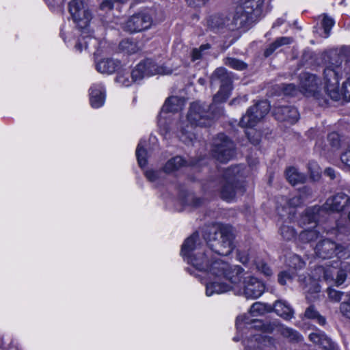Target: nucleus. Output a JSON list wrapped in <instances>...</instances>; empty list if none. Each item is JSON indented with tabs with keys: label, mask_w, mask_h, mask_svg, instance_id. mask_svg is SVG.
<instances>
[{
	"label": "nucleus",
	"mask_w": 350,
	"mask_h": 350,
	"mask_svg": "<svg viewBox=\"0 0 350 350\" xmlns=\"http://www.w3.org/2000/svg\"><path fill=\"white\" fill-rule=\"evenodd\" d=\"M206 245L202 246L198 233L185 239L181 247V255L188 264L196 270L204 272L208 281L216 277L226 275L232 281L237 280L241 271L238 267L221 260L217 255L227 256L234 248V234L232 227L222 224H215L207 228L204 234Z\"/></svg>",
	"instance_id": "f257e3e1"
},
{
	"label": "nucleus",
	"mask_w": 350,
	"mask_h": 350,
	"mask_svg": "<svg viewBox=\"0 0 350 350\" xmlns=\"http://www.w3.org/2000/svg\"><path fill=\"white\" fill-rule=\"evenodd\" d=\"M219 80L221 83L219 92L213 96V103L206 110L207 107L198 102L193 103L187 115L186 122L180 123L179 137L185 144L192 143L196 139L193 132L196 126H208L212 119L220 113V109L216 111V105L226 101L229 97L232 90V80L224 68H218L212 76V81Z\"/></svg>",
	"instance_id": "f03ea898"
},
{
	"label": "nucleus",
	"mask_w": 350,
	"mask_h": 350,
	"mask_svg": "<svg viewBox=\"0 0 350 350\" xmlns=\"http://www.w3.org/2000/svg\"><path fill=\"white\" fill-rule=\"evenodd\" d=\"M230 267L240 269L237 280L234 282L228 276L216 277L214 280L206 283V296L223 294L230 291H237L238 295H242L251 299H257L262 295L265 291V285L262 282L248 275L239 265H230Z\"/></svg>",
	"instance_id": "7ed1b4c3"
},
{
	"label": "nucleus",
	"mask_w": 350,
	"mask_h": 350,
	"mask_svg": "<svg viewBox=\"0 0 350 350\" xmlns=\"http://www.w3.org/2000/svg\"><path fill=\"white\" fill-rule=\"evenodd\" d=\"M342 70L341 61L330 62L323 70L325 90L326 94L333 100L345 99L350 101V77H349L339 88V80L342 77Z\"/></svg>",
	"instance_id": "20e7f679"
},
{
	"label": "nucleus",
	"mask_w": 350,
	"mask_h": 350,
	"mask_svg": "<svg viewBox=\"0 0 350 350\" xmlns=\"http://www.w3.org/2000/svg\"><path fill=\"white\" fill-rule=\"evenodd\" d=\"M69 12L74 22L81 29V36L75 46V50L81 53L83 49H88L90 42L96 43V40L89 35L88 27L92 19V14L86 8L83 0H72L70 1Z\"/></svg>",
	"instance_id": "39448f33"
},
{
	"label": "nucleus",
	"mask_w": 350,
	"mask_h": 350,
	"mask_svg": "<svg viewBox=\"0 0 350 350\" xmlns=\"http://www.w3.org/2000/svg\"><path fill=\"white\" fill-rule=\"evenodd\" d=\"M273 310V307L267 304L255 302L250 308L248 314L239 316L236 320V327L238 334L234 338V341H239L243 337L245 329L250 330L252 328H260L263 333V326L267 323H263L255 317L264 315Z\"/></svg>",
	"instance_id": "423d86ee"
},
{
	"label": "nucleus",
	"mask_w": 350,
	"mask_h": 350,
	"mask_svg": "<svg viewBox=\"0 0 350 350\" xmlns=\"http://www.w3.org/2000/svg\"><path fill=\"white\" fill-rule=\"evenodd\" d=\"M264 0H239L234 15L235 26L256 21L262 14Z\"/></svg>",
	"instance_id": "0eeeda50"
},
{
	"label": "nucleus",
	"mask_w": 350,
	"mask_h": 350,
	"mask_svg": "<svg viewBox=\"0 0 350 350\" xmlns=\"http://www.w3.org/2000/svg\"><path fill=\"white\" fill-rule=\"evenodd\" d=\"M323 80V88L321 81L313 74L303 73L300 77V91L301 94L308 97L315 98L320 105L327 103L329 96L325 90V81Z\"/></svg>",
	"instance_id": "6e6552de"
},
{
	"label": "nucleus",
	"mask_w": 350,
	"mask_h": 350,
	"mask_svg": "<svg viewBox=\"0 0 350 350\" xmlns=\"http://www.w3.org/2000/svg\"><path fill=\"white\" fill-rule=\"evenodd\" d=\"M320 208L314 206L308 208L298 221L304 228L299 233V240L302 243H309L316 240L319 236V226L317 224Z\"/></svg>",
	"instance_id": "1a4fd4ad"
},
{
	"label": "nucleus",
	"mask_w": 350,
	"mask_h": 350,
	"mask_svg": "<svg viewBox=\"0 0 350 350\" xmlns=\"http://www.w3.org/2000/svg\"><path fill=\"white\" fill-rule=\"evenodd\" d=\"M239 172V167L235 166L228 168L224 173L221 180L220 196L225 201L232 202L238 193L243 192V187L237 181Z\"/></svg>",
	"instance_id": "9d476101"
},
{
	"label": "nucleus",
	"mask_w": 350,
	"mask_h": 350,
	"mask_svg": "<svg viewBox=\"0 0 350 350\" xmlns=\"http://www.w3.org/2000/svg\"><path fill=\"white\" fill-rule=\"evenodd\" d=\"M156 10H144L133 15L124 23L123 29L131 33L149 29L154 23L161 20Z\"/></svg>",
	"instance_id": "9b49d317"
},
{
	"label": "nucleus",
	"mask_w": 350,
	"mask_h": 350,
	"mask_svg": "<svg viewBox=\"0 0 350 350\" xmlns=\"http://www.w3.org/2000/svg\"><path fill=\"white\" fill-rule=\"evenodd\" d=\"M172 70L163 66H158L154 61L147 59L140 62L132 70L131 75L135 83L138 82L145 77L157 74L168 75Z\"/></svg>",
	"instance_id": "f8f14e48"
},
{
	"label": "nucleus",
	"mask_w": 350,
	"mask_h": 350,
	"mask_svg": "<svg viewBox=\"0 0 350 350\" xmlns=\"http://www.w3.org/2000/svg\"><path fill=\"white\" fill-rule=\"evenodd\" d=\"M213 155L220 162H227L234 155V143L224 134H219L213 143Z\"/></svg>",
	"instance_id": "ddd939ff"
},
{
	"label": "nucleus",
	"mask_w": 350,
	"mask_h": 350,
	"mask_svg": "<svg viewBox=\"0 0 350 350\" xmlns=\"http://www.w3.org/2000/svg\"><path fill=\"white\" fill-rule=\"evenodd\" d=\"M270 105L267 101H260L247 109L241 121L242 127L252 128L260 122L269 112Z\"/></svg>",
	"instance_id": "4468645a"
},
{
	"label": "nucleus",
	"mask_w": 350,
	"mask_h": 350,
	"mask_svg": "<svg viewBox=\"0 0 350 350\" xmlns=\"http://www.w3.org/2000/svg\"><path fill=\"white\" fill-rule=\"evenodd\" d=\"M185 105V100L177 96H171L168 98L159 116L158 124L161 131L167 133V129L165 128V120L167 118V113L178 112L181 110Z\"/></svg>",
	"instance_id": "2eb2a0df"
},
{
	"label": "nucleus",
	"mask_w": 350,
	"mask_h": 350,
	"mask_svg": "<svg viewBox=\"0 0 350 350\" xmlns=\"http://www.w3.org/2000/svg\"><path fill=\"white\" fill-rule=\"evenodd\" d=\"M350 204V197L340 192L329 198L323 205L325 210L340 212L348 207Z\"/></svg>",
	"instance_id": "dca6fc26"
},
{
	"label": "nucleus",
	"mask_w": 350,
	"mask_h": 350,
	"mask_svg": "<svg viewBox=\"0 0 350 350\" xmlns=\"http://www.w3.org/2000/svg\"><path fill=\"white\" fill-rule=\"evenodd\" d=\"M245 350H261L263 346L272 345L273 339L271 337L262 336L260 333L253 334L251 332L250 337L243 341Z\"/></svg>",
	"instance_id": "f3484780"
},
{
	"label": "nucleus",
	"mask_w": 350,
	"mask_h": 350,
	"mask_svg": "<svg viewBox=\"0 0 350 350\" xmlns=\"http://www.w3.org/2000/svg\"><path fill=\"white\" fill-rule=\"evenodd\" d=\"M278 332L284 337L291 341H298L301 339L299 333L288 327L278 323L277 322L267 323L263 326V333H272Z\"/></svg>",
	"instance_id": "a211bd4d"
},
{
	"label": "nucleus",
	"mask_w": 350,
	"mask_h": 350,
	"mask_svg": "<svg viewBox=\"0 0 350 350\" xmlns=\"http://www.w3.org/2000/svg\"><path fill=\"white\" fill-rule=\"evenodd\" d=\"M90 103L92 107L98 109L104 105L106 98L105 86L100 83H93L89 89Z\"/></svg>",
	"instance_id": "6ab92c4d"
},
{
	"label": "nucleus",
	"mask_w": 350,
	"mask_h": 350,
	"mask_svg": "<svg viewBox=\"0 0 350 350\" xmlns=\"http://www.w3.org/2000/svg\"><path fill=\"white\" fill-rule=\"evenodd\" d=\"M314 252L319 258H329L335 253L339 254L341 252V247L336 245L334 242L329 239H324L317 245Z\"/></svg>",
	"instance_id": "aec40b11"
},
{
	"label": "nucleus",
	"mask_w": 350,
	"mask_h": 350,
	"mask_svg": "<svg viewBox=\"0 0 350 350\" xmlns=\"http://www.w3.org/2000/svg\"><path fill=\"white\" fill-rule=\"evenodd\" d=\"M317 273H323V279L325 281L330 282L335 280V284L337 286H340L346 280L347 273L346 271L343 269H336L334 267H329L327 269H324L322 267H319L316 269Z\"/></svg>",
	"instance_id": "412c9836"
},
{
	"label": "nucleus",
	"mask_w": 350,
	"mask_h": 350,
	"mask_svg": "<svg viewBox=\"0 0 350 350\" xmlns=\"http://www.w3.org/2000/svg\"><path fill=\"white\" fill-rule=\"evenodd\" d=\"M273 115L278 120L288 122L290 124H295L299 119L297 109L289 106L276 107L273 111Z\"/></svg>",
	"instance_id": "4be33fe9"
},
{
	"label": "nucleus",
	"mask_w": 350,
	"mask_h": 350,
	"mask_svg": "<svg viewBox=\"0 0 350 350\" xmlns=\"http://www.w3.org/2000/svg\"><path fill=\"white\" fill-rule=\"evenodd\" d=\"M303 197L295 196L289 200L281 197L278 200L277 210L281 216H285L286 214H294L293 208L298 206L302 203Z\"/></svg>",
	"instance_id": "5701e85b"
},
{
	"label": "nucleus",
	"mask_w": 350,
	"mask_h": 350,
	"mask_svg": "<svg viewBox=\"0 0 350 350\" xmlns=\"http://www.w3.org/2000/svg\"><path fill=\"white\" fill-rule=\"evenodd\" d=\"M309 338L320 345L323 350H338L337 345L321 331L310 334Z\"/></svg>",
	"instance_id": "b1692460"
},
{
	"label": "nucleus",
	"mask_w": 350,
	"mask_h": 350,
	"mask_svg": "<svg viewBox=\"0 0 350 350\" xmlns=\"http://www.w3.org/2000/svg\"><path fill=\"white\" fill-rule=\"evenodd\" d=\"M98 72L102 74L111 75L122 68L121 63L113 58L103 59L96 66Z\"/></svg>",
	"instance_id": "393cba45"
},
{
	"label": "nucleus",
	"mask_w": 350,
	"mask_h": 350,
	"mask_svg": "<svg viewBox=\"0 0 350 350\" xmlns=\"http://www.w3.org/2000/svg\"><path fill=\"white\" fill-rule=\"evenodd\" d=\"M229 18H224L221 16H213L208 20V26L213 29H220L223 27H227L230 29L241 27L242 26H235L234 18L232 22L229 23Z\"/></svg>",
	"instance_id": "a878e982"
},
{
	"label": "nucleus",
	"mask_w": 350,
	"mask_h": 350,
	"mask_svg": "<svg viewBox=\"0 0 350 350\" xmlns=\"http://www.w3.org/2000/svg\"><path fill=\"white\" fill-rule=\"evenodd\" d=\"M299 280L303 282L304 284V289L305 293H306V298L309 300H312V299L316 298V295L313 297H310V295L311 294H317L320 291V286L318 283L317 279L314 278L309 277L308 278L302 279L300 276Z\"/></svg>",
	"instance_id": "bb28decb"
},
{
	"label": "nucleus",
	"mask_w": 350,
	"mask_h": 350,
	"mask_svg": "<svg viewBox=\"0 0 350 350\" xmlns=\"http://www.w3.org/2000/svg\"><path fill=\"white\" fill-rule=\"evenodd\" d=\"M273 310L278 316L284 319L289 320L293 317V310L285 301H276L273 305Z\"/></svg>",
	"instance_id": "cd10ccee"
},
{
	"label": "nucleus",
	"mask_w": 350,
	"mask_h": 350,
	"mask_svg": "<svg viewBox=\"0 0 350 350\" xmlns=\"http://www.w3.org/2000/svg\"><path fill=\"white\" fill-rule=\"evenodd\" d=\"M288 181L293 185L303 183L306 180V176L300 173L295 167H290L286 171Z\"/></svg>",
	"instance_id": "c85d7f7f"
},
{
	"label": "nucleus",
	"mask_w": 350,
	"mask_h": 350,
	"mask_svg": "<svg viewBox=\"0 0 350 350\" xmlns=\"http://www.w3.org/2000/svg\"><path fill=\"white\" fill-rule=\"evenodd\" d=\"M185 161L179 156L174 157L170 159L164 166V171L170 173L179 170L185 164Z\"/></svg>",
	"instance_id": "c756f323"
},
{
	"label": "nucleus",
	"mask_w": 350,
	"mask_h": 350,
	"mask_svg": "<svg viewBox=\"0 0 350 350\" xmlns=\"http://www.w3.org/2000/svg\"><path fill=\"white\" fill-rule=\"evenodd\" d=\"M120 51L127 54H133L140 50L138 44L130 39L123 40L119 44Z\"/></svg>",
	"instance_id": "7c9ffc66"
},
{
	"label": "nucleus",
	"mask_w": 350,
	"mask_h": 350,
	"mask_svg": "<svg viewBox=\"0 0 350 350\" xmlns=\"http://www.w3.org/2000/svg\"><path fill=\"white\" fill-rule=\"evenodd\" d=\"M146 146V141L141 140L136 149V157L139 165L141 167H144L147 164V152L144 147Z\"/></svg>",
	"instance_id": "2f4dec72"
},
{
	"label": "nucleus",
	"mask_w": 350,
	"mask_h": 350,
	"mask_svg": "<svg viewBox=\"0 0 350 350\" xmlns=\"http://www.w3.org/2000/svg\"><path fill=\"white\" fill-rule=\"evenodd\" d=\"M293 42V38L291 37H280L273 42L269 48L265 51V56L270 55L276 49L282 46L289 44Z\"/></svg>",
	"instance_id": "473e14b6"
},
{
	"label": "nucleus",
	"mask_w": 350,
	"mask_h": 350,
	"mask_svg": "<svg viewBox=\"0 0 350 350\" xmlns=\"http://www.w3.org/2000/svg\"><path fill=\"white\" fill-rule=\"evenodd\" d=\"M116 81L124 87H129L135 83L131 75L129 72H124L123 70L118 72Z\"/></svg>",
	"instance_id": "72a5a7b5"
},
{
	"label": "nucleus",
	"mask_w": 350,
	"mask_h": 350,
	"mask_svg": "<svg viewBox=\"0 0 350 350\" xmlns=\"http://www.w3.org/2000/svg\"><path fill=\"white\" fill-rule=\"evenodd\" d=\"M305 317L308 319L315 320L321 325H323L325 323V319L320 315L312 306H310L306 310Z\"/></svg>",
	"instance_id": "f704fd0d"
},
{
	"label": "nucleus",
	"mask_w": 350,
	"mask_h": 350,
	"mask_svg": "<svg viewBox=\"0 0 350 350\" xmlns=\"http://www.w3.org/2000/svg\"><path fill=\"white\" fill-rule=\"evenodd\" d=\"M280 233L283 239L291 241L296 237V232L293 226L288 224H283L280 228Z\"/></svg>",
	"instance_id": "c9c22d12"
},
{
	"label": "nucleus",
	"mask_w": 350,
	"mask_h": 350,
	"mask_svg": "<svg viewBox=\"0 0 350 350\" xmlns=\"http://www.w3.org/2000/svg\"><path fill=\"white\" fill-rule=\"evenodd\" d=\"M225 64L237 70H243L247 68V64L244 62L233 57L226 58Z\"/></svg>",
	"instance_id": "e433bc0d"
},
{
	"label": "nucleus",
	"mask_w": 350,
	"mask_h": 350,
	"mask_svg": "<svg viewBox=\"0 0 350 350\" xmlns=\"http://www.w3.org/2000/svg\"><path fill=\"white\" fill-rule=\"evenodd\" d=\"M334 21L332 18L329 17L327 15H324L322 19V27L323 28V36L324 38H327L329 36L330 31L332 27L334 25Z\"/></svg>",
	"instance_id": "4c0bfd02"
},
{
	"label": "nucleus",
	"mask_w": 350,
	"mask_h": 350,
	"mask_svg": "<svg viewBox=\"0 0 350 350\" xmlns=\"http://www.w3.org/2000/svg\"><path fill=\"white\" fill-rule=\"evenodd\" d=\"M308 170L310 173V176L313 180H317L320 177L321 170L316 162H310L308 163Z\"/></svg>",
	"instance_id": "58836bf2"
},
{
	"label": "nucleus",
	"mask_w": 350,
	"mask_h": 350,
	"mask_svg": "<svg viewBox=\"0 0 350 350\" xmlns=\"http://www.w3.org/2000/svg\"><path fill=\"white\" fill-rule=\"evenodd\" d=\"M282 90L284 94L288 96H297L299 93L301 94L300 88L297 89L293 84L284 85Z\"/></svg>",
	"instance_id": "ea45409f"
},
{
	"label": "nucleus",
	"mask_w": 350,
	"mask_h": 350,
	"mask_svg": "<svg viewBox=\"0 0 350 350\" xmlns=\"http://www.w3.org/2000/svg\"><path fill=\"white\" fill-rule=\"evenodd\" d=\"M289 266L295 270L300 269L305 266V262L296 254L291 256Z\"/></svg>",
	"instance_id": "a19ab883"
},
{
	"label": "nucleus",
	"mask_w": 350,
	"mask_h": 350,
	"mask_svg": "<svg viewBox=\"0 0 350 350\" xmlns=\"http://www.w3.org/2000/svg\"><path fill=\"white\" fill-rule=\"evenodd\" d=\"M256 269L262 273L267 276H269L272 274V270L270 267L262 260H260L255 262Z\"/></svg>",
	"instance_id": "79ce46f5"
},
{
	"label": "nucleus",
	"mask_w": 350,
	"mask_h": 350,
	"mask_svg": "<svg viewBox=\"0 0 350 350\" xmlns=\"http://www.w3.org/2000/svg\"><path fill=\"white\" fill-rule=\"evenodd\" d=\"M161 174L160 171L153 170H148L145 172L146 178L152 183L158 182L161 179Z\"/></svg>",
	"instance_id": "37998d69"
},
{
	"label": "nucleus",
	"mask_w": 350,
	"mask_h": 350,
	"mask_svg": "<svg viewBox=\"0 0 350 350\" xmlns=\"http://www.w3.org/2000/svg\"><path fill=\"white\" fill-rule=\"evenodd\" d=\"M210 48L209 44H203L199 49H194L192 51L191 59L192 61H196L201 58L204 55L203 51Z\"/></svg>",
	"instance_id": "c03bdc74"
},
{
	"label": "nucleus",
	"mask_w": 350,
	"mask_h": 350,
	"mask_svg": "<svg viewBox=\"0 0 350 350\" xmlns=\"http://www.w3.org/2000/svg\"><path fill=\"white\" fill-rule=\"evenodd\" d=\"M328 142L333 148L338 149L340 142L338 133L334 132L329 134Z\"/></svg>",
	"instance_id": "a18cd8bd"
},
{
	"label": "nucleus",
	"mask_w": 350,
	"mask_h": 350,
	"mask_svg": "<svg viewBox=\"0 0 350 350\" xmlns=\"http://www.w3.org/2000/svg\"><path fill=\"white\" fill-rule=\"evenodd\" d=\"M340 160L342 163L350 170V145L347 150L342 153Z\"/></svg>",
	"instance_id": "49530a36"
},
{
	"label": "nucleus",
	"mask_w": 350,
	"mask_h": 350,
	"mask_svg": "<svg viewBox=\"0 0 350 350\" xmlns=\"http://www.w3.org/2000/svg\"><path fill=\"white\" fill-rule=\"evenodd\" d=\"M329 299L334 302H338L341 299L342 293L331 288H327Z\"/></svg>",
	"instance_id": "de8ad7c7"
},
{
	"label": "nucleus",
	"mask_w": 350,
	"mask_h": 350,
	"mask_svg": "<svg viewBox=\"0 0 350 350\" xmlns=\"http://www.w3.org/2000/svg\"><path fill=\"white\" fill-rule=\"evenodd\" d=\"M126 0H118L121 3H124ZM118 0H105L100 4V8L105 10H111L114 6V2Z\"/></svg>",
	"instance_id": "09e8293b"
},
{
	"label": "nucleus",
	"mask_w": 350,
	"mask_h": 350,
	"mask_svg": "<svg viewBox=\"0 0 350 350\" xmlns=\"http://www.w3.org/2000/svg\"><path fill=\"white\" fill-rule=\"evenodd\" d=\"M340 312L344 316L350 319V299L349 302H344L341 304Z\"/></svg>",
	"instance_id": "8fccbe9b"
},
{
	"label": "nucleus",
	"mask_w": 350,
	"mask_h": 350,
	"mask_svg": "<svg viewBox=\"0 0 350 350\" xmlns=\"http://www.w3.org/2000/svg\"><path fill=\"white\" fill-rule=\"evenodd\" d=\"M237 260L243 265H247L250 258L246 252H239L237 254Z\"/></svg>",
	"instance_id": "3c124183"
},
{
	"label": "nucleus",
	"mask_w": 350,
	"mask_h": 350,
	"mask_svg": "<svg viewBox=\"0 0 350 350\" xmlns=\"http://www.w3.org/2000/svg\"><path fill=\"white\" fill-rule=\"evenodd\" d=\"M292 276L286 271L282 272L279 275L278 281L279 282L284 285L286 282V280L291 279Z\"/></svg>",
	"instance_id": "603ef678"
},
{
	"label": "nucleus",
	"mask_w": 350,
	"mask_h": 350,
	"mask_svg": "<svg viewBox=\"0 0 350 350\" xmlns=\"http://www.w3.org/2000/svg\"><path fill=\"white\" fill-rule=\"evenodd\" d=\"M208 0H187L188 4L192 6H199L204 4Z\"/></svg>",
	"instance_id": "864d4df0"
},
{
	"label": "nucleus",
	"mask_w": 350,
	"mask_h": 350,
	"mask_svg": "<svg viewBox=\"0 0 350 350\" xmlns=\"http://www.w3.org/2000/svg\"><path fill=\"white\" fill-rule=\"evenodd\" d=\"M254 131H247V132H245V134L247 136V138L251 143H252L254 144H257L259 142V135H258V136L256 137H251L252 133H254Z\"/></svg>",
	"instance_id": "5fc2aeb1"
},
{
	"label": "nucleus",
	"mask_w": 350,
	"mask_h": 350,
	"mask_svg": "<svg viewBox=\"0 0 350 350\" xmlns=\"http://www.w3.org/2000/svg\"><path fill=\"white\" fill-rule=\"evenodd\" d=\"M325 174L327 176L330 177L331 179H334L335 178V171L334 169L328 167L325 170Z\"/></svg>",
	"instance_id": "6e6d98bb"
},
{
	"label": "nucleus",
	"mask_w": 350,
	"mask_h": 350,
	"mask_svg": "<svg viewBox=\"0 0 350 350\" xmlns=\"http://www.w3.org/2000/svg\"><path fill=\"white\" fill-rule=\"evenodd\" d=\"M284 22V20L283 18H278L276 20V21L273 23V27H279L282 24H283Z\"/></svg>",
	"instance_id": "4d7b16f0"
},
{
	"label": "nucleus",
	"mask_w": 350,
	"mask_h": 350,
	"mask_svg": "<svg viewBox=\"0 0 350 350\" xmlns=\"http://www.w3.org/2000/svg\"><path fill=\"white\" fill-rule=\"evenodd\" d=\"M201 203V200L199 199V198H196V199H193V205L195 206H198Z\"/></svg>",
	"instance_id": "13d9d810"
},
{
	"label": "nucleus",
	"mask_w": 350,
	"mask_h": 350,
	"mask_svg": "<svg viewBox=\"0 0 350 350\" xmlns=\"http://www.w3.org/2000/svg\"><path fill=\"white\" fill-rule=\"evenodd\" d=\"M239 100H240V99L235 98V99H234L233 100H232V102L230 103V104H231V105H233V104H236V103H239Z\"/></svg>",
	"instance_id": "bf43d9fd"
},
{
	"label": "nucleus",
	"mask_w": 350,
	"mask_h": 350,
	"mask_svg": "<svg viewBox=\"0 0 350 350\" xmlns=\"http://www.w3.org/2000/svg\"><path fill=\"white\" fill-rule=\"evenodd\" d=\"M198 82L201 84V85H203L204 83V80L203 79H198Z\"/></svg>",
	"instance_id": "052dcab7"
},
{
	"label": "nucleus",
	"mask_w": 350,
	"mask_h": 350,
	"mask_svg": "<svg viewBox=\"0 0 350 350\" xmlns=\"http://www.w3.org/2000/svg\"><path fill=\"white\" fill-rule=\"evenodd\" d=\"M61 36H62V37L63 40H64V41H66V38H65V37L64 36V33H63V32H61Z\"/></svg>",
	"instance_id": "680f3d73"
},
{
	"label": "nucleus",
	"mask_w": 350,
	"mask_h": 350,
	"mask_svg": "<svg viewBox=\"0 0 350 350\" xmlns=\"http://www.w3.org/2000/svg\"><path fill=\"white\" fill-rule=\"evenodd\" d=\"M241 100H243L244 102H245L247 100V98L245 97V96H244L242 98H241Z\"/></svg>",
	"instance_id": "e2e57ef3"
}]
</instances>
